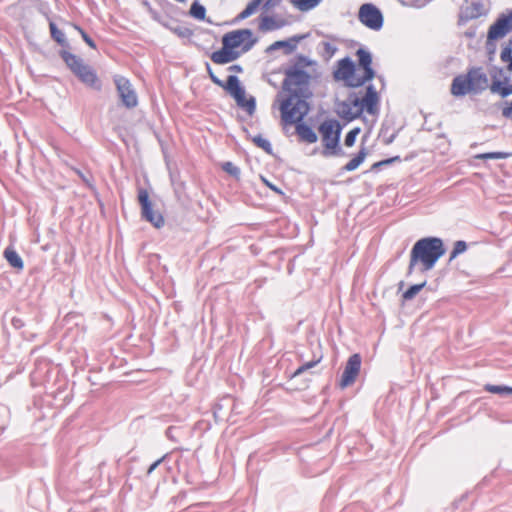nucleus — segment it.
<instances>
[{
  "label": "nucleus",
  "instance_id": "33",
  "mask_svg": "<svg viewBox=\"0 0 512 512\" xmlns=\"http://www.w3.org/2000/svg\"><path fill=\"white\" fill-rule=\"evenodd\" d=\"M190 14L192 17L198 20H204L206 9L203 5H201L199 2L195 1L190 8Z\"/></svg>",
  "mask_w": 512,
  "mask_h": 512
},
{
  "label": "nucleus",
  "instance_id": "8",
  "mask_svg": "<svg viewBox=\"0 0 512 512\" xmlns=\"http://www.w3.org/2000/svg\"><path fill=\"white\" fill-rule=\"evenodd\" d=\"M138 201L141 206L142 217L146 221L150 222L154 227H162L164 225V218L159 212L153 210L152 202L149 199V194L146 189H139Z\"/></svg>",
  "mask_w": 512,
  "mask_h": 512
},
{
  "label": "nucleus",
  "instance_id": "6",
  "mask_svg": "<svg viewBox=\"0 0 512 512\" xmlns=\"http://www.w3.org/2000/svg\"><path fill=\"white\" fill-rule=\"evenodd\" d=\"M253 32L250 29H239L226 33L222 37V44L233 50L243 53L248 52L256 43Z\"/></svg>",
  "mask_w": 512,
  "mask_h": 512
},
{
  "label": "nucleus",
  "instance_id": "48",
  "mask_svg": "<svg viewBox=\"0 0 512 512\" xmlns=\"http://www.w3.org/2000/svg\"><path fill=\"white\" fill-rule=\"evenodd\" d=\"M263 181L264 183L270 188L272 189L273 191L277 192V193H281V191L276 187L274 186L273 184H271L270 182H268L266 179L263 178Z\"/></svg>",
  "mask_w": 512,
  "mask_h": 512
},
{
  "label": "nucleus",
  "instance_id": "51",
  "mask_svg": "<svg viewBox=\"0 0 512 512\" xmlns=\"http://www.w3.org/2000/svg\"><path fill=\"white\" fill-rule=\"evenodd\" d=\"M394 138H395V136H394V135H392V136L388 139V141H387L386 143H387V144L391 143V142L394 140Z\"/></svg>",
  "mask_w": 512,
  "mask_h": 512
},
{
  "label": "nucleus",
  "instance_id": "44",
  "mask_svg": "<svg viewBox=\"0 0 512 512\" xmlns=\"http://www.w3.org/2000/svg\"><path fill=\"white\" fill-rule=\"evenodd\" d=\"M279 3H280V0H266L263 5V8L265 10H269L271 8L276 7Z\"/></svg>",
  "mask_w": 512,
  "mask_h": 512
},
{
  "label": "nucleus",
  "instance_id": "32",
  "mask_svg": "<svg viewBox=\"0 0 512 512\" xmlns=\"http://www.w3.org/2000/svg\"><path fill=\"white\" fill-rule=\"evenodd\" d=\"M50 33L51 37L59 44L65 45L66 44V38L65 34L57 28L56 24L54 22L49 23Z\"/></svg>",
  "mask_w": 512,
  "mask_h": 512
},
{
  "label": "nucleus",
  "instance_id": "34",
  "mask_svg": "<svg viewBox=\"0 0 512 512\" xmlns=\"http://www.w3.org/2000/svg\"><path fill=\"white\" fill-rule=\"evenodd\" d=\"M509 153L505 152H489V153H482L475 156L476 159L481 160H498V159H506L509 157Z\"/></svg>",
  "mask_w": 512,
  "mask_h": 512
},
{
  "label": "nucleus",
  "instance_id": "4",
  "mask_svg": "<svg viewBox=\"0 0 512 512\" xmlns=\"http://www.w3.org/2000/svg\"><path fill=\"white\" fill-rule=\"evenodd\" d=\"M319 133L322 137L325 156L338 155L341 152L339 148V140L342 127L335 119H328L319 126Z\"/></svg>",
  "mask_w": 512,
  "mask_h": 512
},
{
  "label": "nucleus",
  "instance_id": "41",
  "mask_svg": "<svg viewBox=\"0 0 512 512\" xmlns=\"http://www.w3.org/2000/svg\"><path fill=\"white\" fill-rule=\"evenodd\" d=\"M501 114L504 118L512 120V100L504 103Z\"/></svg>",
  "mask_w": 512,
  "mask_h": 512
},
{
  "label": "nucleus",
  "instance_id": "15",
  "mask_svg": "<svg viewBox=\"0 0 512 512\" xmlns=\"http://www.w3.org/2000/svg\"><path fill=\"white\" fill-rule=\"evenodd\" d=\"M240 56L241 52L238 50H233L230 47H227V45L222 44V48L213 52L210 58L215 64L223 65L235 61Z\"/></svg>",
  "mask_w": 512,
  "mask_h": 512
},
{
  "label": "nucleus",
  "instance_id": "45",
  "mask_svg": "<svg viewBox=\"0 0 512 512\" xmlns=\"http://www.w3.org/2000/svg\"><path fill=\"white\" fill-rule=\"evenodd\" d=\"M81 35H82V38L83 40L92 48H95V43L94 41L83 31L81 30L80 28H78Z\"/></svg>",
  "mask_w": 512,
  "mask_h": 512
},
{
  "label": "nucleus",
  "instance_id": "10",
  "mask_svg": "<svg viewBox=\"0 0 512 512\" xmlns=\"http://www.w3.org/2000/svg\"><path fill=\"white\" fill-rule=\"evenodd\" d=\"M361 367V357L359 354H353L349 357L344 371L341 376L340 386L341 388H346L353 384L356 380V377L359 374Z\"/></svg>",
  "mask_w": 512,
  "mask_h": 512
},
{
  "label": "nucleus",
  "instance_id": "42",
  "mask_svg": "<svg viewBox=\"0 0 512 512\" xmlns=\"http://www.w3.org/2000/svg\"><path fill=\"white\" fill-rule=\"evenodd\" d=\"M500 58L503 62H507L509 64L512 59V49L510 47L503 48L500 53Z\"/></svg>",
  "mask_w": 512,
  "mask_h": 512
},
{
  "label": "nucleus",
  "instance_id": "12",
  "mask_svg": "<svg viewBox=\"0 0 512 512\" xmlns=\"http://www.w3.org/2000/svg\"><path fill=\"white\" fill-rule=\"evenodd\" d=\"M357 56L359 65L364 69V75L361 78H358L357 81H352V87L363 85L366 81L372 80L375 75V72L371 67L372 56L370 52L364 49H358Z\"/></svg>",
  "mask_w": 512,
  "mask_h": 512
},
{
  "label": "nucleus",
  "instance_id": "30",
  "mask_svg": "<svg viewBox=\"0 0 512 512\" xmlns=\"http://www.w3.org/2000/svg\"><path fill=\"white\" fill-rule=\"evenodd\" d=\"M263 0H252L248 3L246 8L237 16V20H244L253 15Z\"/></svg>",
  "mask_w": 512,
  "mask_h": 512
},
{
  "label": "nucleus",
  "instance_id": "24",
  "mask_svg": "<svg viewBox=\"0 0 512 512\" xmlns=\"http://www.w3.org/2000/svg\"><path fill=\"white\" fill-rule=\"evenodd\" d=\"M490 91L493 94L500 95L502 98H506L512 94V84L504 85V82L494 78L490 85Z\"/></svg>",
  "mask_w": 512,
  "mask_h": 512
},
{
  "label": "nucleus",
  "instance_id": "36",
  "mask_svg": "<svg viewBox=\"0 0 512 512\" xmlns=\"http://www.w3.org/2000/svg\"><path fill=\"white\" fill-rule=\"evenodd\" d=\"M426 285V281L420 283V284H415V285H412L408 290H406L403 294V298L404 300H411L413 299L421 290L422 288Z\"/></svg>",
  "mask_w": 512,
  "mask_h": 512
},
{
  "label": "nucleus",
  "instance_id": "43",
  "mask_svg": "<svg viewBox=\"0 0 512 512\" xmlns=\"http://www.w3.org/2000/svg\"><path fill=\"white\" fill-rule=\"evenodd\" d=\"M207 70H208L209 76H210L211 80L213 81V83H215L216 85H218L220 87H224V82L221 81L218 77H216L215 74H213L209 64H207Z\"/></svg>",
  "mask_w": 512,
  "mask_h": 512
},
{
  "label": "nucleus",
  "instance_id": "23",
  "mask_svg": "<svg viewBox=\"0 0 512 512\" xmlns=\"http://www.w3.org/2000/svg\"><path fill=\"white\" fill-rule=\"evenodd\" d=\"M234 407V399L230 396L223 397L213 407V416H218L220 413H231Z\"/></svg>",
  "mask_w": 512,
  "mask_h": 512
},
{
  "label": "nucleus",
  "instance_id": "28",
  "mask_svg": "<svg viewBox=\"0 0 512 512\" xmlns=\"http://www.w3.org/2000/svg\"><path fill=\"white\" fill-rule=\"evenodd\" d=\"M322 0H291V4L301 12H307L317 7Z\"/></svg>",
  "mask_w": 512,
  "mask_h": 512
},
{
  "label": "nucleus",
  "instance_id": "9",
  "mask_svg": "<svg viewBox=\"0 0 512 512\" xmlns=\"http://www.w3.org/2000/svg\"><path fill=\"white\" fill-rule=\"evenodd\" d=\"M114 83L122 104L127 108H134L138 104V97L130 81L120 75L114 77Z\"/></svg>",
  "mask_w": 512,
  "mask_h": 512
},
{
  "label": "nucleus",
  "instance_id": "16",
  "mask_svg": "<svg viewBox=\"0 0 512 512\" xmlns=\"http://www.w3.org/2000/svg\"><path fill=\"white\" fill-rule=\"evenodd\" d=\"M362 111L366 109L369 114H375L378 109L379 96L373 85H368L366 94L363 98H359Z\"/></svg>",
  "mask_w": 512,
  "mask_h": 512
},
{
  "label": "nucleus",
  "instance_id": "22",
  "mask_svg": "<svg viewBox=\"0 0 512 512\" xmlns=\"http://www.w3.org/2000/svg\"><path fill=\"white\" fill-rule=\"evenodd\" d=\"M4 257L7 260V262L10 264V266H12L13 268H16L18 270L23 269V267H24L23 260L13 247L8 246L4 250Z\"/></svg>",
  "mask_w": 512,
  "mask_h": 512
},
{
  "label": "nucleus",
  "instance_id": "26",
  "mask_svg": "<svg viewBox=\"0 0 512 512\" xmlns=\"http://www.w3.org/2000/svg\"><path fill=\"white\" fill-rule=\"evenodd\" d=\"M226 91L233 97L237 95L238 93L244 91V88L240 85V81L237 76L230 75L227 79L226 84H224V87Z\"/></svg>",
  "mask_w": 512,
  "mask_h": 512
},
{
  "label": "nucleus",
  "instance_id": "46",
  "mask_svg": "<svg viewBox=\"0 0 512 512\" xmlns=\"http://www.w3.org/2000/svg\"><path fill=\"white\" fill-rule=\"evenodd\" d=\"M399 159H400V158H399V156H396V157H393V158H390V159H386V160H383V161L377 162V163H375V164L373 165V168H377V167H379V166H381V165H387V164H390V163H392V162H394V161H397V160H399Z\"/></svg>",
  "mask_w": 512,
  "mask_h": 512
},
{
  "label": "nucleus",
  "instance_id": "2",
  "mask_svg": "<svg viewBox=\"0 0 512 512\" xmlns=\"http://www.w3.org/2000/svg\"><path fill=\"white\" fill-rule=\"evenodd\" d=\"M308 97L288 95L280 105L281 119L284 124H299L309 112Z\"/></svg>",
  "mask_w": 512,
  "mask_h": 512
},
{
  "label": "nucleus",
  "instance_id": "17",
  "mask_svg": "<svg viewBox=\"0 0 512 512\" xmlns=\"http://www.w3.org/2000/svg\"><path fill=\"white\" fill-rule=\"evenodd\" d=\"M468 77L472 93L481 92L488 87V77L480 68L471 69Z\"/></svg>",
  "mask_w": 512,
  "mask_h": 512
},
{
  "label": "nucleus",
  "instance_id": "35",
  "mask_svg": "<svg viewBox=\"0 0 512 512\" xmlns=\"http://www.w3.org/2000/svg\"><path fill=\"white\" fill-rule=\"evenodd\" d=\"M253 142L257 147L263 149L266 153L272 154L271 143L267 139L263 138L261 135L255 136L253 138Z\"/></svg>",
  "mask_w": 512,
  "mask_h": 512
},
{
  "label": "nucleus",
  "instance_id": "37",
  "mask_svg": "<svg viewBox=\"0 0 512 512\" xmlns=\"http://www.w3.org/2000/svg\"><path fill=\"white\" fill-rule=\"evenodd\" d=\"M469 10H470L469 16L471 18H478L485 14L484 5L480 2H473L471 4V7L469 8Z\"/></svg>",
  "mask_w": 512,
  "mask_h": 512
},
{
  "label": "nucleus",
  "instance_id": "18",
  "mask_svg": "<svg viewBox=\"0 0 512 512\" xmlns=\"http://www.w3.org/2000/svg\"><path fill=\"white\" fill-rule=\"evenodd\" d=\"M468 73L466 75H459L455 77L451 84L452 95L459 97L468 93H472Z\"/></svg>",
  "mask_w": 512,
  "mask_h": 512
},
{
  "label": "nucleus",
  "instance_id": "40",
  "mask_svg": "<svg viewBox=\"0 0 512 512\" xmlns=\"http://www.w3.org/2000/svg\"><path fill=\"white\" fill-rule=\"evenodd\" d=\"M359 132H360V128H354V129L350 130L345 137V140H344L345 145L348 147L353 146Z\"/></svg>",
  "mask_w": 512,
  "mask_h": 512
},
{
  "label": "nucleus",
  "instance_id": "29",
  "mask_svg": "<svg viewBox=\"0 0 512 512\" xmlns=\"http://www.w3.org/2000/svg\"><path fill=\"white\" fill-rule=\"evenodd\" d=\"M301 38L302 37H293L289 40L276 41L274 44H272L271 49L283 47L286 49V53H291L296 49L297 43Z\"/></svg>",
  "mask_w": 512,
  "mask_h": 512
},
{
  "label": "nucleus",
  "instance_id": "20",
  "mask_svg": "<svg viewBox=\"0 0 512 512\" xmlns=\"http://www.w3.org/2000/svg\"><path fill=\"white\" fill-rule=\"evenodd\" d=\"M296 132L301 140L307 143H315L318 140L317 134L314 130L304 123H299L296 125Z\"/></svg>",
  "mask_w": 512,
  "mask_h": 512
},
{
  "label": "nucleus",
  "instance_id": "1",
  "mask_svg": "<svg viewBox=\"0 0 512 512\" xmlns=\"http://www.w3.org/2000/svg\"><path fill=\"white\" fill-rule=\"evenodd\" d=\"M444 253L445 248L440 238L428 237L418 240L410 253L408 274H411L416 266L423 272L431 270Z\"/></svg>",
  "mask_w": 512,
  "mask_h": 512
},
{
  "label": "nucleus",
  "instance_id": "31",
  "mask_svg": "<svg viewBox=\"0 0 512 512\" xmlns=\"http://www.w3.org/2000/svg\"><path fill=\"white\" fill-rule=\"evenodd\" d=\"M321 359H322V357L319 356V357L313 358L312 360H310L308 362L303 363L295 370V372L293 373V377H298V376L302 375L303 373L311 370L313 367H315L317 364L320 363Z\"/></svg>",
  "mask_w": 512,
  "mask_h": 512
},
{
  "label": "nucleus",
  "instance_id": "39",
  "mask_svg": "<svg viewBox=\"0 0 512 512\" xmlns=\"http://www.w3.org/2000/svg\"><path fill=\"white\" fill-rule=\"evenodd\" d=\"M222 169L229 175L238 178L240 176V169L232 162L227 161L222 164Z\"/></svg>",
  "mask_w": 512,
  "mask_h": 512
},
{
  "label": "nucleus",
  "instance_id": "7",
  "mask_svg": "<svg viewBox=\"0 0 512 512\" xmlns=\"http://www.w3.org/2000/svg\"><path fill=\"white\" fill-rule=\"evenodd\" d=\"M358 19L364 26L374 31H379L383 27L384 20L382 12L371 3L361 5L358 12Z\"/></svg>",
  "mask_w": 512,
  "mask_h": 512
},
{
  "label": "nucleus",
  "instance_id": "38",
  "mask_svg": "<svg viewBox=\"0 0 512 512\" xmlns=\"http://www.w3.org/2000/svg\"><path fill=\"white\" fill-rule=\"evenodd\" d=\"M467 250V244L465 241L459 240L454 244V248L450 254V260H453L458 255L464 253Z\"/></svg>",
  "mask_w": 512,
  "mask_h": 512
},
{
  "label": "nucleus",
  "instance_id": "13",
  "mask_svg": "<svg viewBox=\"0 0 512 512\" xmlns=\"http://www.w3.org/2000/svg\"><path fill=\"white\" fill-rule=\"evenodd\" d=\"M512 30V11L508 15L501 16L488 31V39L496 40L504 37Z\"/></svg>",
  "mask_w": 512,
  "mask_h": 512
},
{
  "label": "nucleus",
  "instance_id": "47",
  "mask_svg": "<svg viewBox=\"0 0 512 512\" xmlns=\"http://www.w3.org/2000/svg\"><path fill=\"white\" fill-rule=\"evenodd\" d=\"M324 49H325V52L329 55H333L336 51V47L328 42L324 43Z\"/></svg>",
  "mask_w": 512,
  "mask_h": 512
},
{
  "label": "nucleus",
  "instance_id": "49",
  "mask_svg": "<svg viewBox=\"0 0 512 512\" xmlns=\"http://www.w3.org/2000/svg\"><path fill=\"white\" fill-rule=\"evenodd\" d=\"M161 460L155 461L148 469L147 473L151 474L153 470L160 464Z\"/></svg>",
  "mask_w": 512,
  "mask_h": 512
},
{
  "label": "nucleus",
  "instance_id": "14",
  "mask_svg": "<svg viewBox=\"0 0 512 512\" xmlns=\"http://www.w3.org/2000/svg\"><path fill=\"white\" fill-rule=\"evenodd\" d=\"M334 76L338 80L346 81L349 86H352V81H357L359 78L355 76V66L349 58H344L338 62V68Z\"/></svg>",
  "mask_w": 512,
  "mask_h": 512
},
{
  "label": "nucleus",
  "instance_id": "27",
  "mask_svg": "<svg viewBox=\"0 0 512 512\" xmlns=\"http://www.w3.org/2000/svg\"><path fill=\"white\" fill-rule=\"evenodd\" d=\"M484 389L489 393L497 394L501 397H508L512 395V387L506 385L486 384Z\"/></svg>",
  "mask_w": 512,
  "mask_h": 512
},
{
  "label": "nucleus",
  "instance_id": "19",
  "mask_svg": "<svg viewBox=\"0 0 512 512\" xmlns=\"http://www.w3.org/2000/svg\"><path fill=\"white\" fill-rule=\"evenodd\" d=\"M286 25L283 19H277L272 16H262L260 18L259 29L263 32L274 31Z\"/></svg>",
  "mask_w": 512,
  "mask_h": 512
},
{
  "label": "nucleus",
  "instance_id": "21",
  "mask_svg": "<svg viewBox=\"0 0 512 512\" xmlns=\"http://www.w3.org/2000/svg\"><path fill=\"white\" fill-rule=\"evenodd\" d=\"M233 98L235 99L237 105L243 108L249 115L254 113L256 108L255 99L253 97L246 99L245 90L233 96Z\"/></svg>",
  "mask_w": 512,
  "mask_h": 512
},
{
  "label": "nucleus",
  "instance_id": "3",
  "mask_svg": "<svg viewBox=\"0 0 512 512\" xmlns=\"http://www.w3.org/2000/svg\"><path fill=\"white\" fill-rule=\"evenodd\" d=\"M61 57L81 82L96 90L101 89V84L95 71L89 65L85 64L80 57L67 51H61Z\"/></svg>",
  "mask_w": 512,
  "mask_h": 512
},
{
  "label": "nucleus",
  "instance_id": "5",
  "mask_svg": "<svg viewBox=\"0 0 512 512\" xmlns=\"http://www.w3.org/2000/svg\"><path fill=\"white\" fill-rule=\"evenodd\" d=\"M309 74L298 68L288 69L285 73L283 81V89L289 95L296 94L297 96L309 97Z\"/></svg>",
  "mask_w": 512,
  "mask_h": 512
},
{
  "label": "nucleus",
  "instance_id": "11",
  "mask_svg": "<svg viewBox=\"0 0 512 512\" xmlns=\"http://www.w3.org/2000/svg\"><path fill=\"white\" fill-rule=\"evenodd\" d=\"M362 106L359 97L350 95L345 101L339 104L338 114L341 118L351 121L362 114Z\"/></svg>",
  "mask_w": 512,
  "mask_h": 512
},
{
  "label": "nucleus",
  "instance_id": "25",
  "mask_svg": "<svg viewBox=\"0 0 512 512\" xmlns=\"http://www.w3.org/2000/svg\"><path fill=\"white\" fill-rule=\"evenodd\" d=\"M367 154V149L365 147H362L357 153V155L354 158H352L345 166H343L342 170L347 172L356 170L364 162L365 158L367 157Z\"/></svg>",
  "mask_w": 512,
  "mask_h": 512
},
{
  "label": "nucleus",
  "instance_id": "50",
  "mask_svg": "<svg viewBox=\"0 0 512 512\" xmlns=\"http://www.w3.org/2000/svg\"><path fill=\"white\" fill-rule=\"evenodd\" d=\"M229 70L233 71V72L240 73V72H242V67L239 66V65H232V66L229 67Z\"/></svg>",
  "mask_w": 512,
  "mask_h": 512
}]
</instances>
